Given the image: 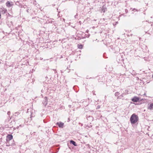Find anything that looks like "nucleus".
<instances>
[{"instance_id": "1", "label": "nucleus", "mask_w": 153, "mask_h": 153, "mask_svg": "<svg viewBox=\"0 0 153 153\" xmlns=\"http://www.w3.org/2000/svg\"><path fill=\"white\" fill-rule=\"evenodd\" d=\"M139 118L138 116L135 114H133L130 118V121L132 125L135 124L138 121Z\"/></svg>"}, {"instance_id": "2", "label": "nucleus", "mask_w": 153, "mask_h": 153, "mask_svg": "<svg viewBox=\"0 0 153 153\" xmlns=\"http://www.w3.org/2000/svg\"><path fill=\"white\" fill-rule=\"evenodd\" d=\"M13 138V136L11 134H8L7 136L6 139L7 142H9Z\"/></svg>"}, {"instance_id": "3", "label": "nucleus", "mask_w": 153, "mask_h": 153, "mask_svg": "<svg viewBox=\"0 0 153 153\" xmlns=\"http://www.w3.org/2000/svg\"><path fill=\"white\" fill-rule=\"evenodd\" d=\"M59 128H63L64 125V123L61 122H57L56 124Z\"/></svg>"}, {"instance_id": "4", "label": "nucleus", "mask_w": 153, "mask_h": 153, "mask_svg": "<svg viewBox=\"0 0 153 153\" xmlns=\"http://www.w3.org/2000/svg\"><path fill=\"white\" fill-rule=\"evenodd\" d=\"M42 103L45 106L47 105L48 104V99L47 97H45L44 100H43Z\"/></svg>"}, {"instance_id": "5", "label": "nucleus", "mask_w": 153, "mask_h": 153, "mask_svg": "<svg viewBox=\"0 0 153 153\" xmlns=\"http://www.w3.org/2000/svg\"><path fill=\"white\" fill-rule=\"evenodd\" d=\"M139 100V98L136 97H134L132 98L131 100L134 102H137Z\"/></svg>"}, {"instance_id": "6", "label": "nucleus", "mask_w": 153, "mask_h": 153, "mask_svg": "<svg viewBox=\"0 0 153 153\" xmlns=\"http://www.w3.org/2000/svg\"><path fill=\"white\" fill-rule=\"evenodd\" d=\"M14 141H13V143H11V144H10L9 142H7V144L6 145V146H15V143L14 142Z\"/></svg>"}, {"instance_id": "7", "label": "nucleus", "mask_w": 153, "mask_h": 153, "mask_svg": "<svg viewBox=\"0 0 153 153\" xmlns=\"http://www.w3.org/2000/svg\"><path fill=\"white\" fill-rule=\"evenodd\" d=\"M148 108L150 110L153 109V103H151L148 105Z\"/></svg>"}, {"instance_id": "8", "label": "nucleus", "mask_w": 153, "mask_h": 153, "mask_svg": "<svg viewBox=\"0 0 153 153\" xmlns=\"http://www.w3.org/2000/svg\"><path fill=\"white\" fill-rule=\"evenodd\" d=\"M83 45L82 44H79L77 45V47L79 49H82L83 48Z\"/></svg>"}, {"instance_id": "9", "label": "nucleus", "mask_w": 153, "mask_h": 153, "mask_svg": "<svg viewBox=\"0 0 153 153\" xmlns=\"http://www.w3.org/2000/svg\"><path fill=\"white\" fill-rule=\"evenodd\" d=\"M6 6L8 7H10L11 6V4L10 1H7L6 3Z\"/></svg>"}, {"instance_id": "10", "label": "nucleus", "mask_w": 153, "mask_h": 153, "mask_svg": "<svg viewBox=\"0 0 153 153\" xmlns=\"http://www.w3.org/2000/svg\"><path fill=\"white\" fill-rule=\"evenodd\" d=\"M70 143H71L72 144L74 145V146H77V144L76 143V142L73 140H71Z\"/></svg>"}, {"instance_id": "11", "label": "nucleus", "mask_w": 153, "mask_h": 153, "mask_svg": "<svg viewBox=\"0 0 153 153\" xmlns=\"http://www.w3.org/2000/svg\"><path fill=\"white\" fill-rule=\"evenodd\" d=\"M1 10L0 11H2L3 12H4V13H5L7 11V10L4 8H1Z\"/></svg>"}, {"instance_id": "12", "label": "nucleus", "mask_w": 153, "mask_h": 153, "mask_svg": "<svg viewBox=\"0 0 153 153\" xmlns=\"http://www.w3.org/2000/svg\"><path fill=\"white\" fill-rule=\"evenodd\" d=\"M120 93L119 92H117L115 93L114 95L116 97H117L120 95Z\"/></svg>"}, {"instance_id": "13", "label": "nucleus", "mask_w": 153, "mask_h": 153, "mask_svg": "<svg viewBox=\"0 0 153 153\" xmlns=\"http://www.w3.org/2000/svg\"><path fill=\"white\" fill-rule=\"evenodd\" d=\"M102 10L103 11V12H105V7L104 6H102Z\"/></svg>"}, {"instance_id": "14", "label": "nucleus", "mask_w": 153, "mask_h": 153, "mask_svg": "<svg viewBox=\"0 0 153 153\" xmlns=\"http://www.w3.org/2000/svg\"><path fill=\"white\" fill-rule=\"evenodd\" d=\"M19 114V112H16L15 113V116L18 115Z\"/></svg>"}, {"instance_id": "15", "label": "nucleus", "mask_w": 153, "mask_h": 153, "mask_svg": "<svg viewBox=\"0 0 153 153\" xmlns=\"http://www.w3.org/2000/svg\"><path fill=\"white\" fill-rule=\"evenodd\" d=\"M4 0H0V3H2L4 2Z\"/></svg>"}, {"instance_id": "16", "label": "nucleus", "mask_w": 153, "mask_h": 153, "mask_svg": "<svg viewBox=\"0 0 153 153\" xmlns=\"http://www.w3.org/2000/svg\"><path fill=\"white\" fill-rule=\"evenodd\" d=\"M100 108V106L99 105H98L97 107V109H98Z\"/></svg>"}, {"instance_id": "17", "label": "nucleus", "mask_w": 153, "mask_h": 153, "mask_svg": "<svg viewBox=\"0 0 153 153\" xmlns=\"http://www.w3.org/2000/svg\"><path fill=\"white\" fill-rule=\"evenodd\" d=\"M10 111H8L7 112V114L9 115H10Z\"/></svg>"}, {"instance_id": "18", "label": "nucleus", "mask_w": 153, "mask_h": 153, "mask_svg": "<svg viewBox=\"0 0 153 153\" xmlns=\"http://www.w3.org/2000/svg\"><path fill=\"white\" fill-rule=\"evenodd\" d=\"M124 94V93H123V94H122L121 95V96H122V97H123Z\"/></svg>"}, {"instance_id": "19", "label": "nucleus", "mask_w": 153, "mask_h": 153, "mask_svg": "<svg viewBox=\"0 0 153 153\" xmlns=\"http://www.w3.org/2000/svg\"><path fill=\"white\" fill-rule=\"evenodd\" d=\"M103 56L104 57L105 56V54H104L103 55Z\"/></svg>"}, {"instance_id": "20", "label": "nucleus", "mask_w": 153, "mask_h": 153, "mask_svg": "<svg viewBox=\"0 0 153 153\" xmlns=\"http://www.w3.org/2000/svg\"><path fill=\"white\" fill-rule=\"evenodd\" d=\"M71 105H69V107H71Z\"/></svg>"}, {"instance_id": "21", "label": "nucleus", "mask_w": 153, "mask_h": 153, "mask_svg": "<svg viewBox=\"0 0 153 153\" xmlns=\"http://www.w3.org/2000/svg\"><path fill=\"white\" fill-rule=\"evenodd\" d=\"M119 97H117V98L118 99L119 98Z\"/></svg>"}]
</instances>
